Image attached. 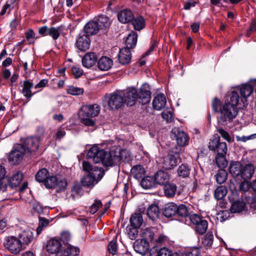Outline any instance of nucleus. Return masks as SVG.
I'll use <instances>...</instances> for the list:
<instances>
[{"instance_id":"60","label":"nucleus","mask_w":256,"mask_h":256,"mask_svg":"<svg viewBox=\"0 0 256 256\" xmlns=\"http://www.w3.org/2000/svg\"><path fill=\"white\" fill-rule=\"evenodd\" d=\"M108 250L110 254L113 255L114 254L117 250L116 241H111L108 246Z\"/></svg>"},{"instance_id":"34","label":"nucleus","mask_w":256,"mask_h":256,"mask_svg":"<svg viewBox=\"0 0 256 256\" xmlns=\"http://www.w3.org/2000/svg\"><path fill=\"white\" fill-rule=\"evenodd\" d=\"M146 170L142 165L134 166L130 170L132 176L136 179H140L145 174Z\"/></svg>"},{"instance_id":"7","label":"nucleus","mask_w":256,"mask_h":256,"mask_svg":"<svg viewBox=\"0 0 256 256\" xmlns=\"http://www.w3.org/2000/svg\"><path fill=\"white\" fill-rule=\"evenodd\" d=\"M4 246L6 249L12 254H18L24 250L18 238L14 236L6 237L4 241Z\"/></svg>"},{"instance_id":"46","label":"nucleus","mask_w":256,"mask_h":256,"mask_svg":"<svg viewBox=\"0 0 256 256\" xmlns=\"http://www.w3.org/2000/svg\"><path fill=\"white\" fill-rule=\"evenodd\" d=\"M132 22L134 30H140L144 28L145 21L142 16L134 18Z\"/></svg>"},{"instance_id":"64","label":"nucleus","mask_w":256,"mask_h":256,"mask_svg":"<svg viewBox=\"0 0 256 256\" xmlns=\"http://www.w3.org/2000/svg\"><path fill=\"white\" fill-rule=\"evenodd\" d=\"M251 187V183L248 181L244 180L241 182L240 186V188L241 190L244 192H247L248 190Z\"/></svg>"},{"instance_id":"17","label":"nucleus","mask_w":256,"mask_h":256,"mask_svg":"<svg viewBox=\"0 0 256 256\" xmlns=\"http://www.w3.org/2000/svg\"><path fill=\"white\" fill-rule=\"evenodd\" d=\"M90 38L86 34H80L76 42V46L80 50L86 51L90 48Z\"/></svg>"},{"instance_id":"11","label":"nucleus","mask_w":256,"mask_h":256,"mask_svg":"<svg viewBox=\"0 0 256 256\" xmlns=\"http://www.w3.org/2000/svg\"><path fill=\"white\" fill-rule=\"evenodd\" d=\"M40 138L38 137H28L26 139L23 146L26 148L28 156L38 150Z\"/></svg>"},{"instance_id":"4","label":"nucleus","mask_w":256,"mask_h":256,"mask_svg":"<svg viewBox=\"0 0 256 256\" xmlns=\"http://www.w3.org/2000/svg\"><path fill=\"white\" fill-rule=\"evenodd\" d=\"M44 185L48 188L56 189L57 192L62 191L66 190L68 186L67 180L63 177L60 176H49Z\"/></svg>"},{"instance_id":"25","label":"nucleus","mask_w":256,"mask_h":256,"mask_svg":"<svg viewBox=\"0 0 256 256\" xmlns=\"http://www.w3.org/2000/svg\"><path fill=\"white\" fill-rule=\"evenodd\" d=\"M118 57L120 62L122 64H128L132 58L131 52L130 49L126 48L120 49Z\"/></svg>"},{"instance_id":"55","label":"nucleus","mask_w":256,"mask_h":256,"mask_svg":"<svg viewBox=\"0 0 256 256\" xmlns=\"http://www.w3.org/2000/svg\"><path fill=\"white\" fill-rule=\"evenodd\" d=\"M102 206V202L100 200H96L90 206V212L92 214H94Z\"/></svg>"},{"instance_id":"59","label":"nucleus","mask_w":256,"mask_h":256,"mask_svg":"<svg viewBox=\"0 0 256 256\" xmlns=\"http://www.w3.org/2000/svg\"><path fill=\"white\" fill-rule=\"evenodd\" d=\"M60 28L51 27L49 36H51L54 40H57L60 36Z\"/></svg>"},{"instance_id":"5","label":"nucleus","mask_w":256,"mask_h":256,"mask_svg":"<svg viewBox=\"0 0 256 256\" xmlns=\"http://www.w3.org/2000/svg\"><path fill=\"white\" fill-rule=\"evenodd\" d=\"M108 104L112 110H118L124 104L123 91H118L106 95Z\"/></svg>"},{"instance_id":"54","label":"nucleus","mask_w":256,"mask_h":256,"mask_svg":"<svg viewBox=\"0 0 256 256\" xmlns=\"http://www.w3.org/2000/svg\"><path fill=\"white\" fill-rule=\"evenodd\" d=\"M230 104L234 107H236L239 102V95L238 92L232 91L230 94Z\"/></svg>"},{"instance_id":"53","label":"nucleus","mask_w":256,"mask_h":256,"mask_svg":"<svg viewBox=\"0 0 256 256\" xmlns=\"http://www.w3.org/2000/svg\"><path fill=\"white\" fill-rule=\"evenodd\" d=\"M214 240L213 234L212 232H208L206 233L202 240L203 244L206 247L212 246Z\"/></svg>"},{"instance_id":"10","label":"nucleus","mask_w":256,"mask_h":256,"mask_svg":"<svg viewBox=\"0 0 256 256\" xmlns=\"http://www.w3.org/2000/svg\"><path fill=\"white\" fill-rule=\"evenodd\" d=\"M132 156L130 152L127 150H122L119 152L118 156L112 154V166L117 164L119 162H124V163H129L132 160Z\"/></svg>"},{"instance_id":"38","label":"nucleus","mask_w":256,"mask_h":256,"mask_svg":"<svg viewBox=\"0 0 256 256\" xmlns=\"http://www.w3.org/2000/svg\"><path fill=\"white\" fill-rule=\"evenodd\" d=\"M254 91V88L250 84H243L240 88L241 96L246 102V98L250 96Z\"/></svg>"},{"instance_id":"18","label":"nucleus","mask_w":256,"mask_h":256,"mask_svg":"<svg viewBox=\"0 0 256 256\" xmlns=\"http://www.w3.org/2000/svg\"><path fill=\"white\" fill-rule=\"evenodd\" d=\"M150 256H179L177 253H172L171 250L162 248L160 250L154 247L150 252Z\"/></svg>"},{"instance_id":"1","label":"nucleus","mask_w":256,"mask_h":256,"mask_svg":"<svg viewBox=\"0 0 256 256\" xmlns=\"http://www.w3.org/2000/svg\"><path fill=\"white\" fill-rule=\"evenodd\" d=\"M124 102L127 106H132L137 100L142 104H146L150 102L151 92L150 86L148 84H143L140 90L135 88H130L123 92Z\"/></svg>"},{"instance_id":"8","label":"nucleus","mask_w":256,"mask_h":256,"mask_svg":"<svg viewBox=\"0 0 256 256\" xmlns=\"http://www.w3.org/2000/svg\"><path fill=\"white\" fill-rule=\"evenodd\" d=\"M24 155L28 156L25 146L22 144H18L14 147L10 153L8 160L13 164H18L22 160Z\"/></svg>"},{"instance_id":"29","label":"nucleus","mask_w":256,"mask_h":256,"mask_svg":"<svg viewBox=\"0 0 256 256\" xmlns=\"http://www.w3.org/2000/svg\"><path fill=\"white\" fill-rule=\"evenodd\" d=\"M254 167L252 164H246L244 168L242 167L241 178L244 180L250 179L254 174Z\"/></svg>"},{"instance_id":"63","label":"nucleus","mask_w":256,"mask_h":256,"mask_svg":"<svg viewBox=\"0 0 256 256\" xmlns=\"http://www.w3.org/2000/svg\"><path fill=\"white\" fill-rule=\"evenodd\" d=\"M162 116L167 122H170L172 117V113L168 110H164L162 113Z\"/></svg>"},{"instance_id":"28","label":"nucleus","mask_w":256,"mask_h":256,"mask_svg":"<svg viewBox=\"0 0 256 256\" xmlns=\"http://www.w3.org/2000/svg\"><path fill=\"white\" fill-rule=\"evenodd\" d=\"M112 60L107 56H102L98 61V66L102 70H108L112 66Z\"/></svg>"},{"instance_id":"19","label":"nucleus","mask_w":256,"mask_h":256,"mask_svg":"<svg viewBox=\"0 0 256 256\" xmlns=\"http://www.w3.org/2000/svg\"><path fill=\"white\" fill-rule=\"evenodd\" d=\"M34 86V83L32 81L28 80H26L22 83V92L24 96L28 100L30 99L35 94L38 92L34 93L32 92V88Z\"/></svg>"},{"instance_id":"30","label":"nucleus","mask_w":256,"mask_h":256,"mask_svg":"<svg viewBox=\"0 0 256 256\" xmlns=\"http://www.w3.org/2000/svg\"><path fill=\"white\" fill-rule=\"evenodd\" d=\"M176 210L177 205L174 202L168 203L164 207L163 214L166 218L176 216Z\"/></svg>"},{"instance_id":"36","label":"nucleus","mask_w":256,"mask_h":256,"mask_svg":"<svg viewBox=\"0 0 256 256\" xmlns=\"http://www.w3.org/2000/svg\"><path fill=\"white\" fill-rule=\"evenodd\" d=\"M80 252L78 248L72 246H68L64 250L58 253L56 256H76Z\"/></svg>"},{"instance_id":"44","label":"nucleus","mask_w":256,"mask_h":256,"mask_svg":"<svg viewBox=\"0 0 256 256\" xmlns=\"http://www.w3.org/2000/svg\"><path fill=\"white\" fill-rule=\"evenodd\" d=\"M142 240L151 242L154 240V234L151 228H146L142 230Z\"/></svg>"},{"instance_id":"9","label":"nucleus","mask_w":256,"mask_h":256,"mask_svg":"<svg viewBox=\"0 0 256 256\" xmlns=\"http://www.w3.org/2000/svg\"><path fill=\"white\" fill-rule=\"evenodd\" d=\"M208 148L210 150L217 152V154H226L227 152V144L225 142H220L218 134H214L209 142Z\"/></svg>"},{"instance_id":"33","label":"nucleus","mask_w":256,"mask_h":256,"mask_svg":"<svg viewBox=\"0 0 256 256\" xmlns=\"http://www.w3.org/2000/svg\"><path fill=\"white\" fill-rule=\"evenodd\" d=\"M140 184L142 187L145 190L152 188L156 186L154 178L150 176H146L142 178Z\"/></svg>"},{"instance_id":"37","label":"nucleus","mask_w":256,"mask_h":256,"mask_svg":"<svg viewBox=\"0 0 256 256\" xmlns=\"http://www.w3.org/2000/svg\"><path fill=\"white\" fill-rule=\"evenodd\" d=\"M138 34L134 32H132L127 36L126 40V48H134L136 44Z\"/></svg>"},{"instance_id":"56","label":"nucleus","mask_w":256,"mask_h":256,"mask_svg":"<svg viewBox=\"0 0 256 256\" xmlns=\"http://www.w3.org/2000/svg\"><path fill=\"white\" fill-rule=\"evenodd\" d=\"M67 92L72 95H78L84 92V90L77 87L70 86L68 88Z\"/></svg>"},{"instance_id":"61","label":"nucleus","mask_w":256,"mask_h":256,"mask_svg":"<svg viewBox=\"0 0 256 256\" xmlns=\"http://www.w3.org/2000/svg\"><path fill=\"white\" fill-rule=\"evenodd\" d=\"M221 107H222V106L220 104V100L216 98H214L212 102V108L216 112H220V109Z\"/></svg>"},{"instance_id":"23","label":"nucleus","mask_w":256,"mask_h":256,"mask_svg":"<svg viewBox=\"0 0 256 256\" xmlns=\"http://www.w3.org/2000/svg\"><path fill=\"white\" fill-rule=\"evenodd\" d=\"M177 164V159L174 155L168 154L165 156L162 162V168L166 170H172Z\"/></svg>"},{"instance_id":"57","label":"nucleus","mask_w":256,"mask_h":256,"mask_svg":"<svg viewBox=\"0 0 256 256\" xmlns=\"http://www.w3.org/2000/svg\"><path fill=\"white\" fill-rule=\"evenodd\" d=\"M36 35V33L32 29H30L26 33V38L30 42V44L34 43L35 40H36L37 37Z\"/></svg>"},{"instance_id":"35","label":"nucleus","mask_w":256,"mask_h":256,"mask_svg":"<svg viewBox=\"0 0 256 256\" xmlns=\"http://www.w3.org/2000/svg\"><path fill=\"white\" fill-rule=\"evenodd\" d=\"M242 164L238 162H232L229 168V172L234 177L240 176L242 168Z\"/></svg>"},{"instance_id":"20","label":"nucleus","mask_w":256,"mask_h":256,"mask_svg":"<svg viewBox=\"0 0 256 256\" xmlns=\"http://www.w3.org/2000/svg\"><path fill=\"white\" fill-rule=\"evenodd\" d=\"M132 12L128 9H124L120 11L118 14V20L123 24H127L131 22L134 19Z\"/></svg>"},{"instance_id":"45","label":"nucleus","mask_w":256,"mask_h":256,"mask_svg":"<svg viewBox=\"0 0 256 256\" xmlns=\"http://www.w3.org/2000/svg\"><path fill=\"white\" fill-rule=\"evenodd\" d=\"M245 203L242 201L236 200L232 203L230 210L232 213L242 212L244 208Z\"/></svg>"},{"instance_id":"39","label":"nucleus","mask_w":256,"mask_h":256,"mask_svg":"<svg viewBox=\"0 0 256 256\" xmlns=\"http://www.w3.org/2000/svg\"><path fill=\"white\" fill-rule=\"evenodd\" d=\"M131 226L133 228H139L143 222V219L140 214H134L130 218Z\"/></svg>"},{"instance_id":"27","label":"nucleus","mask_w":256,"mask_h":256,"mask_svg":"<svg viewBox=\"0 0 256 256\" xmlns=\"http://www.w3.org/2000/svg\"><path fill=\"white\" fill-rule=\"evenodd\" d=\"M83 170L88 172L89 174L98 173V178H102L103 175V172L101 168L94 166H93L89 162L84 161L82 162Z\"/></svg>"},{"instance_id":"47","label":"nucleus","mask_w":256,"mask_h":256,"mask_svg":"<svg viewBox=\"0 0 256 256\" xmlns=\"http://www.w3.org/2000/svg\"><path fill=\"white\" fill-rule=\"evenodd\" d=\"M227 194V188L225 186H218L214 190V198L218 200H222Z\"/></svg>"},{"instance_id":"12","label":"nucleus","mask_w":256,"mask_h":256,"mask_svg":"<svg viewBox=\"0 0 256 256\" xmlns=\"http://www.w3.org/2000/svg\"><path fill=\"white\" fill-rule=\"evenodd\" d=\"M82 116L94 117L97 116L100 112V107L97 104L86 105L81 108Z\"/></svg>"},{"instance_id":"26","label":"nucleus","mask_w":256,"mask_h":256,"mask_svg":"<svg viewBox=\"0 0 256 256\" xmlns=\"http://www.w3.org/2000/svg\"><path fill=\"white\" fill-rule=\"evenodd\" d=\"M154 178L156 184L165 185L168 182L170 176L167 172L159 170L156 174Z\"/></svg>"},{"instance_id":"40","label":"nucleus","mask_w":256,"mask_h":256,"mask_svg":"<svg viewBox=\"0 0 256 256\" xmlns=\"http://www.w3.org/2000/svg\"><path fill=\"white\" fill-rule=\"evenodd\" d=\"M177 187L174 184H167L164 185V192L166 196L169 198H173L176 192Z\"/></svg>"},{"instance_id":"50","label":"nucleus","mask_w":256,"mask_h":256,"mask_svg":"<svg viewBox=\"0 0 256 256\" xmlns=\"http://www.w3.org/2000/svg\"><path fill=\"white\" fill-rule=\"evenodd\" d=\"M190 168L186 164H182L178 169V174L179 176L182 178L188 176L190 173Z\"/></svg>"},{"instance_id":"6","label":"nucleus","mask_w":256,"mask_h":256,"mask_svg":"<svg viewBox=\"0 0 256 256\" xmlns=\"http://www.w3.org/2000/svg\"><path fill=\"white\" fill-rule=\"evenodd\" d=\"M189 219L193 225L196 232L199 234H204L208 229V222L198 215L192 214L189 216Z\"/></svg>"},{"instance_id":"62","label":"nucleus","mask_w":256,"mask_h":256,"mask_svg":"<svg viewBox=\"0 0 256 256\" xmlns=\"http://www.w3.org/2000/svg\"><path fill=\"white\" fill-rule=\"evenodd\" d=\"M217 130L223 138H224L225 140L228 142H230L231 141L230 136L229 134L226 131L222 128H218Z\"/></svg>"},{"instance_id":"43","label":"nucleus","mask_w":256,"mask_h":256,"mask_svg":"<svg viewBox=\"0 0 256 256\" xmlns=\"http://www.w3.org/2000/svg\"><path fill=\"white\" fill-rule=\"evenodd\" d=\"M100 27V29L107 28L110 27L111 21L110 19L106 16H100L96 20Z\"/></svg>"},{"instance_id":"14","label":"nucleus","mask_w":256,"mask_h":256,"mask_svg":"<svg viewBox=\"0 0 256 256\" xmlns=\"http://www.w3.org/2000/svg\"><path fill=\"white\" fill-rule=\"evenodd\" d=\"M133 247L137 253L144 256L148 252L150 244L144 240H137L134 242Z\"/></svg>"},{"instance_id":"49","label":"nucleus","mask_w":256,"mask_h":256,"mask_svg":"<svg viewBox=\"0 0 256 256\" xmlns=\"http://www.w3.org/2000/svg\"><path fill=\"white\" fill-rule=\"evenodd\" d=\"M188 208L184 204H180L178 206H177L176 216L181 218H186L188 216Z\"/></svg>"},{"instance_id":"13","label":"nucleus","mask_w":256,"mask_h":256,"mask_svg":"<svg viewBox=\"0 0 256 256\" xmlns=\"http://www.w3.org/2000/svg\"><path fill=\"white\" fill-rule=\"evenodd\" d=\"M62 243L60 240L52 238L48 240L46 244V251L52 254H56V256L61 252Z\"/></svg>"},{"instance_id":"3","label":"nucleus","mask_w":256,"mask_h":256,"mask_svg":"<svg viewBox=\"0 0 256 256\" xmlns=\"http://www.w3.org/2000/svg\"><path fill=\"white\" fill-rule=\"evenodd\" d=\"M238 112L237 107L232 106L230 102H226L220 109V116L218 119V122L224 125L227 120L231 122L234 118Z\"/></svg>"},{"instance_id":"48","label":"nucleus","mask_w":256,"mask_h":256,"mask_svg":"<svg viewBox=\"0 0 256 256\" xmlns=\"http://www.w3.org/2000/svg\"><path fill=\"white\" fill-rule=\"evenodd\" d=\"M226 154H217L216 157V162L218 168L224 169L228 165Z\"/></svg>"},{"instance_id":"41","label":"nucleus","mask_w":256,"mask_h":256,"mask_svg":"<svg viewBox=\"0 0 256 256\" xmlns=\"http://www.w3.org/2000/svg\"><path fill=\"white\" fill-rule=\"evenodd\" d=\"M49 174L50 173L46 168H42L36 174V180L37 182H42L44 184Z\"/></svg>"},{"instance_id":"51","label":"nucleus","mask_w":256,"mask_h":256,"mask_svg":"<svg viewBox=\"0 0 256 256\" xmlns=\"http://www.w3.org/2000/svg\"><path fill=\"white\" fill-rule=\"evenodd\" d=\"M216 180L220 184L224 183L227 179V172L224 169L218 170L216 175Z\"/></svg>"},{"instance_id":"24","label":"nucleus","mask_w":256,"mask_h":256,"mask_svg":"<svg viewBox=\"0 0 256 256\" xmlns=\"http://www.w3.org/2000/svg\"><path fill=\"white\" fill-rule=\"evenodd\" d=\"M96 60V56L94 52H88L83 57L82 63L84 66L90 68L95 64Z\"/></svg>"},{"instance_id":"16","label":"nucleus","mask_w":256,"mask_h":256,"mask_svg":"<svg viewBox=\"0 0 256 256\" xmlns=\"http://www.w3.org/2000/svg\"><path fill=\"white\" fill-rule=\"evenodd\" d=\"M172 132L175 134L177 143L180 146H184L188 144L189 137L184 131L174 128Z\"/></svg>"},{"instance_id":"21","label":"nucleus","mask_w":256,"mask_h":256,"mask_svg":"<svg viewBox=\"0 0 256 256\" xmlns=\"http://www.w3.org/2000/svg\"><path fill=\"white\" fill-rule=\"evenodd\" d=\"M100 30L98 24L96 20L88 22L84 27V32L88 36L96 34Z\"/></svg>"},{"instance_id":"58","label":"nucleus","mask_w":256,"mask_h":256,"mask_svg":"<svg viewBox=\"0 0 256 256\" xmlns=\"http://www.w3.org/2000/svg\"><path fill=\"white\" fill-rule=\"evenodd\" d=\"M12 188L11 187L8 180H3L0 181V192H4Z\"/></svg>"},{"instance_id":"31","label":"nucleus","mask_w":256,"mask_h":256,"mask_svg":"<svg viewBox=\"0 0 256 256\" xmlns=\"http://www.w3.org/2000/svg\"><path fill=\"white\" fill-rule=\"evenodd\" d=\"M101 179L100 177L98 176V173L89 174L84 176L82 180V184L84 186H93L96 180Z\"/></svg>"},{"instance_id":"42","label":"nucleus","mask_w":256,"mask_h":256,"mask_svg":"<svg viewBox=\"0 0 256 256\" xmlns=\"http://www.w3.org/2000/svg\"><path fill=\"white\" fill-rule=\"evenodd\" d=\"M22 180V174L20 172H17L12 176L9 183L12 188L18 186Z\"/></svg>"},{"instance_id":"32","label":"nucleus","mask_w":256,"mask_h":256,"mask_svg":"<svg viewBox=\"0 0 256 256\" xmlns=\"http://www.w3.org/2000/svg\"><path fill=\"white\" fill-rule=\"evenodd\" d=\"M146 214L152 220L157 219L160 215L158 206L155 204H151L147 209Z\"/></svg>"},{"instance_id":"22","label":"nucleus","mask_w":256,"mask_h":256,"mask_svg":"<svg viewBox=\"0 0 256 256\" xmlns=\"http://www.w3.org/2000/svg\"><path fill=\"white\" fill-rule=\"evenodd\" d=\"M166 103V100L164 95L160 94L154 98L152 101V106L154 110H160L165 106Z\"/></svg>"},{"instance_id":"52","label":"nucleus","mask_w":256,"mask_h":256,"mask_svg":"<svg viewBox=\"0 0 256 256\" xmlns=\"http://www.w3.org/2000/svg\"><path fill=\"white\" fill-rule=\"evenodd\" d=\"M49 222H50L48 219L39 217L38 226L36 228V233L38 235L42 232L44 228L48 226Z\"/></svg>"},{"instance_id":"2","label":"nucleus","mask_w":256,"mask_h":256,"mask_svg":"<svg viewBox=\"0 0 256 256\" xmlns=\"http://www.w3.org/2000/svg\"><path fill=\"white\" fill-rule=\"evenodd\" d=\"M86 156L88 158H92L95 163L102 162L106 166H112V154L96 146H92L88 150Z\"/></svg>"},{"instance_id":"15","label":"nucleus","mask_w":256,"mask_h":256,"mask_svg":"<svg viewBox=\"0 0 256 256\" xmlns=\"http://www.w3.org/2000/svg\"><path fill=\"white\" fill-rule=\"evenodd\" d=\"M17 238L24 249L33 240V233L29 230H26L20 234Z\"/></svg>"}]
</instances>
